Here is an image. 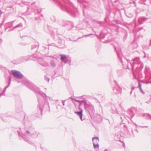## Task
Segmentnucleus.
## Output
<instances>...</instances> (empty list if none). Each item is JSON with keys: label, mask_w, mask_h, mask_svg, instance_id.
<instances>
[{"label": "nucleus", "mask_w": 151, "mask_h": 151, "mask_svg": "<svg viewBox=\"0 0 151 151\" xmlns=\"http://www.w3.org/2000/svg\"><path fill=\"white\" fill-rule=\"evenodd\" d=\"M146 20V19L144 18V17H140L138 19V22L139 24H142L143 22L145 21Z\"/></svg>", "instance_id": "9b49d317"}, {"label": "nucleus", "mask_w": 151, "mask_h": 151, "mask_svg": "<svg viewBox=\"0 0 151 151\" xmlns=\"http://www.w3.org/2000/svg\"><path fill=\"white\" fill-rule=\"evenodd\" d=\"M132 90H133L134 89V88H132Z\"/></svg>", "instance_id": "473e14b6"}, {"label": "nucleus", "mask_w": 151, "mask_h": 151, "mask_svg": "<svg viewBox=\"0 0 151 151\" xmlns=\"http://www.w3.org/2000/svg\"><path fill=\"white\" fill-rule=\"evenodd\" d=\"M132 91H131V92H130V93L131 94L132 93Z\"/></svg>", "instance_id": "c85d7f7f"}, {"label": "nucleus", "mask_w": 151, "mask_h": 151, "mask_svg": "<svg viewBox=\"0 0 151 151\" xmlns=\"http://www.w3.org/2000/svg\"><path fill=\"white\" fill-rule=\"evenodd\" d=\"M150 44H151V40H150Z\"/></svg>", "instance_id": "c756f323"}, {"label": "nucleus", "mask_w": 151, "mask_h": 151, "mask_svg": "<svg viewBox=\"0 0 151 151\" xmlns=\"http://www.w3.org/2000/svg\"><path fill=\"white\" fill-rule=\"evenodd\" d=\"M41 62H39V63L44 66H48L49 65V64L46 62L43 61L42 59H41Z\"/></svg>", "instance_id": "1a4fd4ad"}, {"label": "nucleus", "mask_w": 151, "mask_h": 151, "mask_svg": "<svg viewBox=\"0 0 151 151\" xmlns=\"http://www.w3.org/2000/svg\"><path fill=\"white\" fill-rule=\"evenodd\" d=\"M37 45H36V46H35L34 47H36Z\"/></svg>", "instance_id": "cd10ccee"}, {"label": "nucleus", "mask_w": 151, "mask_h": 151, "mask_svg": "<svg viewBox=\"0 0 151 151\" xmlns=\"http://www.w3.org/2000/svg\"><path fill=\"white\" fill-rule=\"evenodd\" d=\"M138 87H139V89H140L141 92L142 93H143V94H144L145 93L143 91V90H142L141 87V85L139 83Z\"/></svg>", "instance_id": "2eb2a0df"}, {"label": "nucleus", "mask_w": 151, "mask_h": 151, "mask_svg": "<svg viewBox=\"0 0 151 151\" xmlns=\"http://www.w3.org/2000/svg\"><path fill=\"white\" fill-rule=\"evenodd\" d=\"M113 90L114 93L116 94L121 93L122 91L121 89L117 85L113 88Z\"/></svg>", "instance_id": "423d86ee"}, {"label": "nucleus", "mask_w": 151, "mask_h": 151, "mask_svg": "<svg viewBox=\"0 0 151 151\" xmlns=\"http://www.w3.org/2000/svg\"><path fill=\"white\" fill-rule=\"evenodd\" d=\"M65 100H63L62 101V103L63 104V106H64L65 105Z\"/></svg>", "instance_id": "4be33fe9"}, {"label": "nucleus", "mask_w": 151, "mask_h": 151, "mask_svg": "<svg viewBox=\"0 0 151 151\" xmlns=\"http://www.w3.org/2000/svg\"><path fill=\"white\" fill-rule=\"evenodd\" d=\"M2 12L0 9V16L1 15V14H2Z\"/></svg>", "instance_id": "b1692460"}, {"label": "nucleus", "mask_w": 151, "mask_h": 151, "mask_svg": "<svg viewBox=\"0 0 151 151\" xmlns=\"http://www.w3.org/2000/svg\"><path fill=\"white\" fill-rule=\"evenodd\" d=\"M146 116V117H150V118L151 119V116L150 114H143V116Z\"/></svg>", "instance_id": "a211bd4d"}, {"label": "nucleus", "mask_w": 151, "mask_h": 151, "mask_svg": "<svg viewBox=\"0 0 151 151\" xmlns=\"http://www.w3.org/2000/svg\"><path fill=\"white\" fill-rule=\"evenodd\" d=\"M60 56L61 57L60 59L62 60H64L66 58V56L65 55H60Z\"/></svg>", "instance_id": "4468645a"}, {"label": "nucleus", "mask_w": 151, "mask_h": 151, "mask_svg": "<svg viewBox=\"0 0 151 151\" xmlns=\"http://www.w3.org/2000/svg\"><path fill=\"white\" fill-rule=\"evenodd\" d=\"M142 2L145 1L146 0H141Z\"/></svg>", "instance_id": "393cba45"}, {"label": "nucleus", "mask_w": 151, "mask_h": 151, "mask_svg": "<svg viewBox=\"0 0 151 151\" xmlns=\"http://www.w3.org/2000/svg\"><path fill=\"white\" fill-rule=\"evenodd\" d=\"M18 133L19 136H20V132L19 131H18Z\"/></svg>", "instance_id": "5701e85b"}, {"label": "nucleus", "mask_w": 151, "mask_h": 151, "mask_svg": "<svg viewBox=\"0 0 151 151\" xmlns=\"http://www.w3.org/2000/svg\"><path fill=\"white\" fill-rule=\"evenodd\" d=\"M23 3L25 5H28L30 4V3L27 1H24L23 2Z\"/></svg>", "instance_id": "6ab92c4d"}, {"label": "nucleus", "mask_w": 151, "mask_h": 151, "mask_svg": "<svg viewBox=\"0 0 151 151\" xmlns=\"http://www.w3.org/2000/svg\"><path fill=\"white\" fill-rule=\"evenodd\" d=\"M121 63H122V60H121Z\"/></svg>", "instance_id": "7c9ffc66"}, {"label": "nucleus", "mask_w": 151, "mask_h": 151, "mask_svg": "<svg viewBox=\"0 0 151 151\" xmlns=\"http://www.w3.org/2000/svg\"><path fill=\"white\" fill-rule=\"evenodd\" d=\"M45 80L46 81H47L48 82H49V81L50 80L49 78L46 76H45Z\"/></svg>", "instance_id": "aec40b11"}, {"label": "nucleus", "mask_w": 151, "mask_h": 151, "mask_svg": "<svg viewBox=\"0 0 151 151\" xmlns=\"http://www.w3.org/2000/svg\"><path fill=\"white\" fill-rule=\"evenodd\" d=\"M79 109L80 110V111L75 112V113L80 116L81 119L82 120V110L79 107Z\"/></svg>", "instance_id": "0eeeda50"}, {"label": "nucleus", "mask_w": 151, "mask_h": 151, "mask_svg": "<svg viewBox=\"0 0 151 151\" xmlns=\"http://www.w3.org/2000/svg\"><path fill=\"white\" fill-rule=\"evenodd\" d=\"M91 34H89L88 35H85V36H88V35H91Z\"/></svg>", "instance_id": "bb28decb"}, {"label": "nucleus", "mask_w": 151, "mask_h": 151, "mask_svg": "<svg viewBox=\"0 0 151 151\" xmlns=\"http://www.w3.org/2000/svg\"><path fill=\"white\" fill-rule=\"evenodd\" d=\"M85 108L90 114L93 112V106L89 105H86L85 106Z\"/></svg>", "instance_id": "39448f33"}, {"label": "nucleus", "mask_w": 151, "mask_h": 151, "mask_svg": "<svg viewBox=\"0 0 151 151\" xmlns=\"http://www.w3.org/2000/svg\"><path fill=\"white\" fill-rule=\"evenodd\" d=\"M93 148L95 149L99 147L98 143L93 144Z\"/></svg>", "instance_id": "dca6fc26"}, {"label": "nucleus", "mask_w": 151, "mask_h": 151, "mask_svg": "<svg viewBox=\"0 0 151 151\" xmlns=\"http://www.w3.org/2000/svg\"><path fill=\"white\" fill-rule=\"evenodd\" d=\"M74 100L76 102L80 103V105L81 103L83 102V101H79V100H78L75 99H74Z\"/></svg>", "instance_id": "412c9836"}, {"label": "nucleus", "mask_w": 151, "mask_h": 151, "mask_svg": "<svg viewBox=\"0 0 151 151\" xmlns=\"http://www.w3.org/2000/svg\"><path fill=\"white\" fill-rule=\"evenodd\" d=\"M132 60L134 61L132 64H131L129 60H128L127 61L128 63H129L131 65L132 68H133V65L135 63H136L137 64H139V65H140V66L142 67V63H141L139 58V57H136L135 58L133 59Z\"/></svg>", "instance_id": "f03ea898"}, {"label": "nucleus", "mask_w": 151, "mask_h": 151, "mask_svg": "<svg viewBox=\"0 0 151 151\" xmlns=\"http://www.w3.org/2000/svg\"><path fill=\"white\" fill-rule=\"evenodd\" d=\"M117 55L118 57L119 58V54H118L117 53ZM119 58V59L121 60V59H120V58Z\"/></svg>", "instance_id": "a878e982"}, {"label": "nucleus", "mask_w": 151, "mask_h": 151, "mask_svg": "<svg viewBox=\"0 0 151 151\" xmlns=\"http://www.w3.org/2000/svg\"><path fill=\"white\" fill-rule=\"evenodd\" d=\"M11 80V78H9V84H8V85L7 86H6V87H5V88H4V91H3V92H4L6 90V89L7 88H8L9 87V85H10V83Z\"/></svg>", "instance_id": "f3484780"}, {"label": "nucleus", "mask_w": 151, "mask_h": 151, "mask_svg": "<svg viewBox=\"0 0 151 151\" xmlns=\"http://www.w3.org/2000/svg\"><path fill=\"white\" fill-rule=\"evenodd\" d=\"M114 48H115V50H116V48H115V47H114Z\"/></svg>", "instance_id": "2f4dec72"}, {"label": "nucleus", "mask_w": 151, "mask_h": 151, "mask_svg": "<svg viewBox=\"0 0 151 151\" xmlns=\"http://www.w3.org/2000/svg\"><path fill=\"white\" fill-rule=\"evenodd\" d=\"M38 101L39 102L38 106L40 107V109L41 111V113H42V109L43 107V104L42 101L39 99H38Z\"/></svg>", "instance_id": "6e6552de"}, {"label": "nucleus", "mask_w": 151, "mask_h": 151, "mask_svg": "<svg viewBox=\"0 0 151 151\" xmlns=\"http://www.w3.org/2000/svg\"><path fill=\"white\" fill-rule=\"evenodd\" d=\"M50 64L51 66L52 67H55L56 66V63L54 61L52 60L50 62Z\"/></svg>", "instance_id": "f8f14e48"}, {"label": "nucleus", "mask_w": 151, "mask_h": 151, "mask_svg": "<svg viewBox=\"0 0 151 151\" xmlns=\"http://www.w3.org/2000/svg\"><path fill=\"white\" fill-rule=\"evenodd\" d=\"M27 86L30 89L34 91L35 92L37 93L42 96H46V94L44 93H42L40 91V89L37 87L35 86L32 84H30Z\"/></svg>", "instance_id": "f257e3e1"}, {"label": "nucleus", "mask_w": 151, "mask_h": 151, "mask_svg": "<svg viewBox=\"0 0 151 151\" xmlns=\"http://www.w3.org/2000/svg\"><path fill=\"white\" fill-rule=\"evenodd\" d=\"M93 144L98 143L99 142V138L98 137H93L92 138Z\"/></svg>", "instance_id": "9d476101"}, {"label": "nucleus", "mask_w": 151, "mask_h": 151, "mask_svg": "<svg viewBox=\"0 0 151 151\" xmlns=\"http://www.w3.org/2000/svg\"><path fill=\"white\" fill-rule=\"evenodd\" d=\"M23 25L21 23H20L18 25H17L14 28V29L18 28L19 29L22 28V27Z\"/></svg>", "instance_id": "ddd939ff"}, {"label": "nucleus", "mask_w": 151, "mask_h": 151, "mask_svg": "<svg viewBox=\"0 0 151 151\" xmlns=\"http://www.w3.org/2000/svg\"><path fill=\"white\" fill-rule=\"evenodd\" d=\"M12 73L15 77L21 79L23 77L22 75L19 71L16 70H12Z\"/></svg>", "instance_id": "20e7f679"}, {"label": "nucleus", "mask_w": 151, "mask_h": 151, "mask_svg": "<svg viewBox=\"0 0 151 151\" xmlns=\"http://www.w3.org/2000/svg\"><path fill=\"white\" fill-rule=\"evenodd\" d=\"M26 133L22 134L21 135V136L24 139V140L26 141H27L28 140L26 139L27 137L31 136L32 134H35V133H32V132H30L29 131H26Z\"/></svg>", "instance_id": "7ed1b4c3"}]
</instances>
